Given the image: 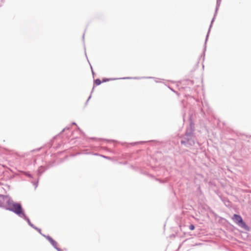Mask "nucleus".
I'll return each mask as SVG.
<instances>
[{
    "label": "nucleus",
    "mask_w": 251,
    "mask_h": 251,
    "mask_svg": "<svg viewBox=\"0 0 251 251\" xmlns=\"http://www.w3.org/2000/svg\"><path fill=\"white\" fill-rule=\"evenodd\" d=\"M11 208L10 210L17 215L22 216H25V214L23 211L22 206L20 204L17 203H13L11 205Z\"/></svg>",
    "instance_id": "f257e3e1"
},
{
    "label": "nucleus",
    "mask_w": 251,
    "mask_h": 251,
    "mask_svg": "<svg viewBox=\"0 0 251 251\" xmlns=\"http://www.w3.org/2000/svg\"><path fill=\"white\" fill-rule=\"evenodd\" d=\"M232 219L239 226L245 229H248V227L243 221L242 217L237 214H234Z\"/></svg>",
    "instance_id": "f03ea898"
},
{
    "label": "nucleus",
    "mask_w": 251,
    "mask_h": 251,
    "mask_svg": "<svg viewBox=\"0 0 251 251\" xmlns=\"http://www.w3.org/2000/svg\"><path fill=\"white\" fill-rule=\"evenodd\" d=\"M48 240L53 246L55 247L56 246L57 243L54 240H53L51 238L49 237Z\"/></svg>",
    "instance_id": "7ed1b4c3"
},
{
    "label": "nucleus",
    "mask_w": 251,
    "mask_h": 251,
    "mask_svg": "<svg viewBox=\"0 0 251 251\" xmlns=\"http://www.w3.org/2000/svg\"><path fill=\"white\" fill-rule=\"evenodd\" d=\"M95 83L97 85H99L101 84V82L100 79H97L95 80Z\"/></svg>",
    "instance_id": "20e7f679"
},
{
    "label": "nucleus",
    "mask_w": 251,
    "mask_h": 251,
    "mask_svg": "<svg viewBox=\"0 0 251 251\" xmlns=\"http://www.w3.org/2000/svg\"><path fill=\"white\" fill-rule=\"evenodd\" d=\"M189 229L191 230H193L195 229V226L193 225H191L189 226Z\"/></svg>",
    "instance_id": "39448f33"
}]
</instances>
